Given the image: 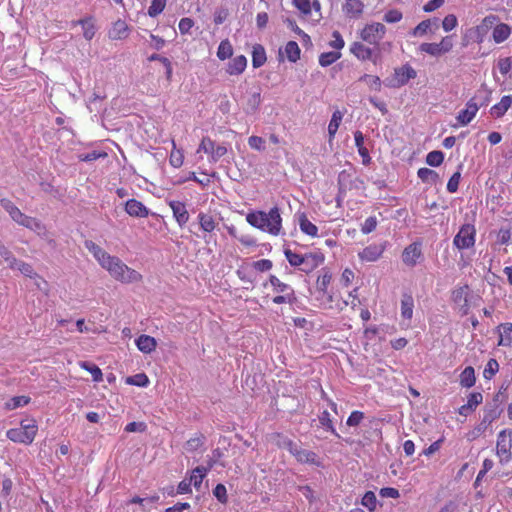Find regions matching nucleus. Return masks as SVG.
<instances>
[{
  "label": "nucleus",
  "mask_w": 512,
  "mask_h": 512,
  "mask_svg": "<svg viewBox=\"0 0 512 512\" xmlns=\"http://www.w3.org/2000/svg\"><path fill=\"white\" fill-rule=\"evenodd\" d=\"M247 222L262 231H267L272 235H278L282 227V219L278 207H273L268 213L256 211L248 213Z\"/></svg>",
  "instance_id": "obj_1"
},
{
  "label": "nucleus",
  "mask_w": 512,
  "mask_h": 512,
  "mask_svg": "<svg viewBox=\"0 0 512 512\" xmlns=\"http://www.w3.org/2000/svg\"><path fill=\"white\" fill-rule=\"evenodd\" d=\"M110 275L118 281L125 283L137 282L141 279V275L134 269L129 268L118 257L111 256L103 265Z\"/></svg>",
  "instance_id": "obj_2"
},
{
  "label": "nucleus",
  "mask_w": 512,
  "mask_h": 512,
  "mask_svg": "<svg viewBox=\"0 0 512 512\" xmlns=\"http://www.w3.org/2000/svg\"><path fill=\"white\" fill-rule=\"evenodd\" d=\"M503 408L499 407V399H492L491 402L486 403L484 407V414L481 422L469 433V439L474 440L482 435L487 428L500 417Z\"/></svg>",
  "instance_id": "obj_3"
},
{
  "label": "nucleus",
  "mask_w": 512,
  "mask_h": 512,
  "mask_svg": "<svg viewBox=\"0 0 512 512\" xmlns=\"http://www.w3.org/2000/svg\"><path fill=\"white\" fill-rule=\"evenodd\" d=\"M417 73L409 64L394 69V75L385 80L386 86L390 88H399L408 83L410 79H414Z\"/></svg>",
  "instance_id": "obj_4"
},
{
  "label": "nucleus",
  "mask_w": 512,
  "mask_h": 512,
  "mask_svg": "<svg viewBox=\"0 0 512 512\" xmlns=\"http://www.w3.org/2000/svg\"><path fill=\"white\" fill-rule=\"evenodd\" d=\"M475 228L472 224H464L454 237V245L462 250L472 247L475 243Z\"/></svg>",
  "instance_id": "obj_5"
},
{
  "label": "nucleus",
  "mask_w": 512,
  "mask_h": 512,
  "mask_svg": "<svg viewBox=\"0 0 512 512\" xmlns=\"http://www.w3.org/2000/svg\"><path fill=\"white\" fill-rule=\"evenodd\" d=\"M385 32L386 27L382 23H372L366 25L361 30L360 37L369 44L378 45L383 39Z\"/></svg>",
  "instance_id": "obj_6"
},
{
  "label": "nucleus",
  "mask_w": 512,
  "mask_h": 512,
  "mask_svg": "<svg viewBox=\"0 0 512 512\" xmlns=\"http://www.w3.org/2000/svg\"><path fill=\"white\" fill-rule=\"evenodd\" d=\"M512 430L503 429L498 433L496 442V451L498 456H504L505 461L512 459Z\"/></svg>",
  "instance_id": "obj_7"
},
{
  "label": "nucleus",
  "mask_w": 512,
  "mask_h": 512,
  "mask_svg": "<svg viewBox=\"0 0 512 512\" xmlns=\"http://www.w3.org/2000/svg\"><path fill=\"white\" fill-rule=\"evenodd\" d=\"M469 286L464 285L452 291V301L459 306L461 315H467L470 310L471 301L468 298Z\"/></svg>",
  "instance_id": "obj_8"
},
{
  "label": "nucleus",
  "mask_w": 512,
  "mask_h": 512,
  "mask_svg": "<svg viewBox=\"0 0 512 512\" xmlns=\"http://www.w3.org/2000/svg\"><path fill=\"white\" fill-rule=\"evenodd\" d=\"M422 256L421 246L418 243H411L402 253V261L410 267H414Z\"/></svg>",
  "instance_id": "obj_9"
},
{
  "label": "nucleus",
  "mask_w": 512,
  "mask_h": 512,
  "mask_svg": "<svg viewBox=\"0 0 512 512\" xmlns=\"http://www.w3.org/2000/svg\"><path fill=\"white\" fill-rule=\"evenodd\" d=\"M498 17L496 15H488L486 16L480 25L476 26L472 33L475 35L474 40L477 43L483 42V38L488 32V30L496 24Z\"/></svg>",
  "instance_id": "obj_10"
},
{
  "label": "nucleus",
  "mask_w": 512,
  "mask_h": 512,
  "mask_svg": "<svg viewBox=\"0 0 512 512\" xmlns=\"http://www.w3.org/2000/svg\"><path fill=\"white\" fill-rule=\"evenodd\" d=\"M324 262V255L321 252H311L304 254V262L302 267L300 268L301 271L305 273H310L314 269H316L319 265H321Z\"/></svg>",
  "instance_id": "obj_11"
},
{
  "label": "nucleus",
  "mask_w": 512,
  "mask_h": 512,
  "mask_svg": "<svg viewBox=\"0 0 512 512\" xmlns=\"http://www.w3.org/2000/svg\"><path fill=\"white\" fill-rule=\"evenodd\" d=\"M9 440L17 443L31 444L33 442V431L22 430L19 428L9 429L6 433Z\"/></svg>",
  "instance_id": "obj_12"
},
{
  "label": "nucleus",
  "mask_w": 512,
  "mask_h": 512,
  "mask_svg": "<svg viewBox=\"0 0 512 512\" xmlns=\"http://www.w3.org/2000/svg\"><path fill=\"white\" fill-rule=\"evenodd\" d=\"M169 206L173 211V216L177 223L180 227H183L189 220V213L185 204L183 202L173 200L169 202Z\"/></svg>",
  "instance_id": "obj_13"
},
{
  "label": "nucleus",
  "mask_w": 512,
  "mask_h": 512,
  "mask_svg": "<svg viewBox=\"0 0 512 512\" xmlns=\"http://www.w3.org/2000/svg\"><path fill=\"white\" fill-rule=\"evenodd\" d=\"M125 211L132 217L144 218L149 215V210L136 199H129L125 203Z\"/></svg>",
  "instance_id": "obj_14"
},
{
  "label": "nucleus",
  "mask_w": 512,
  "mask_h": 512,
  "mask_svg": "<svg viewBox=\"0 0 512 512\" xmlns=\"http://www.w3.org/2000/svg\"><path fill=\"white\" fill-rule=\"evenodd\" d=\"M350 51L360 60H372L376 63V57H374L373 50L360 42H354L351 45Z\"/></svg>",
  "instance_id": "obj_15"
},
{
  "label": "nucleus",
  "mask_w": 512,
  "mask_h": 512,
  "mask_svg": "<svg viewBox=\"0 0 512 512\" xmlns=\"http://www.w3.org/2000/svg\"><path fill=\"white\" fill-rule=\"evenodd\" d=\"M129 27L125 21L117 20L109 30L108 36L112 40L126 39L129 35Z\"/></svg>",
  "instance_id": "obj_16"
},
{
  "label": "nucleus",
  "mask_w": 512,
  "mask_h": 512,
  "mask_svg": "<svg viewBox=\"0 0 512 512\" xmlns=\"http://www.w3.org/2000/svg\"><path fill=\"white\" fill-rule=\"evenodd\" d=\"M85 247L90 253L93 254V256L96 258V260L102 267L106 263V261H108V259H110V257L112 256L91 240L85 241Z\"/></svg>",
  "instance_id": "obj_17"
},
{
  "label": "nucleus",
  "mask_w": 512,
  "mask_h": 512,
  "mask_svg": "<svg viewBox=\"0 0 512 512\" xmlns=\"http://www.w3.org/2000/svg\"><path fill=\"white\" fill-rule=\"evenodd\" d=\"M478 111L477 104L474 103V100H469L466 103V109L461 110L457 116V120L462 125L469 124L472 119L475 117L476 113Z\"/></svg>",
  "instance_id": "obj_18"
},
{
  "label": "nucleus",
  "mask_w": 512,
  "mask_h": 512,
  "mask_svg": "<svg viewBox=\"0 0 512 512\" xmlns=\"http://www.w3.org/2000/svg\"><path fill=\"white\" fill-rule=\"evenodd\" d=\"M384 252V246L382 245H369L364 248L360 253L359 257L365 261H376Z\"/></svg>",
  "instance_id": "obj_19"
},
{
  "label": "nucleus",
  "mask_w": 512,
  "mask_h": 512,
  "mask_svg": "<svg viewBox=\"0 0 512 512\" xmlns=\"http://www.w3.org/2000/svg\"><path fill=\"white\" fill-rule=\"evenodd\" d=\"M491 94L492 91L483 83L470 100H474V103L477 104V108L479 109L480 107L488 105L491 100Z\"/></svg>",
  "instance_id": "obj_20"
},
{
  "label": "nucleus",
  "mask_w": 512,
  "mask_h": 512,
  "mask_svg": "<svg viewBox=\"0 0 512 512\" xmlns=\"http://www.w3.org/2000/svg\"><path fill=\"white\" fill-rule=\"evenodd\" d=\"M247 66V59L244 55H239L233 58L227 66L226 72L229 75L241 74Z\"/></svg>",
  "instance_id": "obj_21"
},
{
  "label": "nucleus",
  "mask_w": 512,
  "mask_h": 512,
  "mask_svg": "<svg viewBox=\"0 0 512 512\" xmlns=\"http://www.w3.org/2000/svg\"><path fill=\"white\" fill-rule=\"evenodd\" d=\"M512 105V95H505L501 101L491 107L490 113L496 118L502 117Z\"/></svg>",
  "instance_id": "obj_22"
},
{
  "label": "nucleus",
  "mask_w": 512,
  "mask_h": 512,
  "mask_svg": "<svg viewBox=\"0 0 512 512\" xmlns=\"http://www.w3.org/2000/svg\"><path fill=\"white\" fill-rule=\"evenodd\" d=\"M136 345L141 352L149 354L156 349L157 342L154 337L143 334L136 339Z\"/></svg>",
  "instance_id": "obj_23"
},
{
  "label": "nucleus",
  "mask_w": 512,
  "mask_h": 512,
  "mask_svg": "<svg viewBox=\"0 0 512 512\" xmlns=\"http://www.w3.org/2000/svg\"><path fill=\"white\" fill-rule=\"evenodd\" d=\"M355 145L358 149L359 155L362 157V162L364 165H368L371 162V157L369 155L368 149L364 146V135L361 131H356L354 133Z\"/></svg>",
  "instance_id": "obj_24"
},
{
  "label": "nucleus",
  "mask_w": 512,
  "mask_h": 512,
  "mask_svg": "<svg viewBox=\"0 0 512 512\" xmlns=\"http://www.w3.org/2000/svg\"><path fill=\"white\" fill-rule=\"evenodd\" d=\"M497 329L500 334L498 345L510 346L512 342V323H501Z\"/></svg>",
  "instance_id": "obj_25"
},
{
  "label": "nucleus",
  "mask_w": 512,
  "mask_h": 512,
  "mask_svg": "<svg viewBox=\"0 0 512 512\" xmlns=\"http://www.w3.org/2000/svg\"><path fill=\"white\" fill-rule=\"evenodd\" d=\"M350 178H351V175L349 173H347L346 171H342L339 174L338 185H339V193L340 194L345 193L347 190H350L353 186V183L363 184V182L358 178H355L354 181H352Z\"/></svg>",
  "instance_id": "obj_26"
},
{
  "label": "nucleus",
  "mask_w": 512,
  "mask_h": 512,
  "mask_svg": "<svg viewBox=\"0 0 512 512\" xmlns=\"http://www.w3.org/2000/svg\"><path fill=\"white\" fill-rule=\"evenodd\" d=\"M267 60L266 52L261 44H255L252 50V65L254 68H259L265 64Z\"/></svg>",
  "instance_id": "obj_27"
},
{
  "label": "nucleus",
  "mask_w": 512,
  "mask_h": 512,
  "mask_svg": "<svg viewBox=\"0 0 512 512\" xmlns=\"http://www.w3.org/2000/svg\"><path fill=\"white\" fill-rule=\"evenodd\" d=\"M292 455H294L296 459L301 463L316 464L317 455L313 451L300 449L298 446H296Z\"/></svg>",
  "instance_id": "obj_28"
},
{
  "label": "nucleus",
  "mask_w": 512,
  "mask_h": 512,
  "mask_svg": "<svg viewBox=\"0 0 512 512\" xmlns=\"http://www.w3.org/2000/svg\"><path fill=\"white\" fill-rule=\"evenodd\" d=\"M74 25H81L83 28V36L86 40H91L95 35V25L91 17L80 19L73 22Z\"/></svg>",
  "instance_id": "obj_29"
},
{
  "label": "nucleus",
  "mask_w": 512,
  "mask_h": 512,
  "mask_svg": "<svg viewBox=\"0 0 512 512\" xmlns=\"http://www.w3.org/2000/svg\"><path fill=\"white\" fill-rule=\"evenodd\" d=\"M0 205L15 222L21 218L23 213L11 200L3 198L0 200Z\"/></svg>",
  "instance_id": "obj_30"
},
{
  "label": "nucleus",
  "mask_w": 512,
  "mask_h": 512,
  "mask_svg": "<svg viewBox=\"0 0 512 512\" xmlns=\"http://www.w3.org/2000/svg\"><path fill=\"white\" fill-rule=\"evenodd\" d=\"M475 371L472 366H467L460 374V385L464 388H471L475 385Z\"/></svg>",
  "instance_id": "obj_31"
},
{
  "label": "nucleus",
  "mask_w": 512,
  "mask_h": 512,
  "mask_svg": "<svg viewBox=\"0 0 512 512\" xmlns=\"http://www.w3.org/2000/svg\"><path fill=\"white\" fill-rule=\"evenodd\" d=\"M343 11L350 16H359L363 12V3L360 0H345Z\"/></svg>",
  "instance_id": "obj_32"
},
{
  "label": "nucleus",
  "mask_w": 512,
  "mask_h": 512,
  "mask_svg": "<svg viewBox=\"0 0 512 512\" xmlns=\"http://www.w3.org/2000/svg\"><path fill=\"white\" fill-rule=\"evenodd\" d=\"M511 33V28L507 24H497L493 30V39L496 43L505 41Z\"/></svg>",
  "instance_id": "obj_33"
},
{
  "label": "nucleus",
  "mask_w": 512,
  "mask_h": 512,
  "mask_svg": "<svg viewBox=\"0 0 512 512\" xmlns=\"http://www.w3.org/2000/svg\"><path fill=\"white\" fill-rule=\"evenodd\" d=\"M299 226L303 233L316 237L318 233V228L316 225H314L312 222L308 220L306 215L303 213L299 217Z\"/></svg>",
  "instance_id": "obj_34"
},
{
  "label": "nucleus",
  "mask_w": 512,
  "mask_h": 512,
  "mask_svg": "<svg viewBox=\"0 0 512 512\" xmlns=\"http://www.w3.org/2000/svg\"><path fill=\"white\" fill-rule=\"evenodd\" d=\"M414 300L409 294H404L401 300V315L406 319H411L413 315Z\"/></svg>",
  "instance_id": "obj_35"
},
{
  "label": "nucleus",
  "mask_w": 512,
  "mask_h": 512,
  "mask_svg": "<svg viewBox=\"0 0 512 512\" xmlns=\"http://www.w3.org/2000/svg\"><path fill=\"white\" fill-rule=\"evenodd\" d=\"M417 176L422 180V182L428 184H436L439 180V175L436 171L425 167L418 170Z\"/></svg>",
  "instance_id": "obj_36"
},
{
  "label": "nucleus",
  "mask_w": 512,
  "mask_h": 512,
  "mask_svg": "<svg viewBox=\"0 0 512 512\" xmlns=\"http://www.w3.org/2000/svg\"><path fill=\"white\" fill-rule=\"evenodd\" d=\"M198 220L201 229L207 233H211L216 228L214 218L210 214L201 212L198 215Z\"/></svg>",
  "instance_id": "obj_37"
},
{
  "label": "nucleus",
  "mask_w": 512,
  "mask_h": 512,
  "mask_svg": "<svg viewBox=\"0 0 512 512\" xmlns=\"http://www.w3.org/2000/svg\"><path fill=\"white\" fill-rule=\"evenodd\" d=\"M285 53L288 60L295 63L300 59L301 50L295 41H289L285 46Z\"/></svg>",
  "instance_id": "obj_38"
},
{
  "label": "nucleus",
  "mask_w": 512,
  "mask_h": 512,
  "mask_svg": "<svg viewBox=\"0 0 512 512\" xmlns=\"http://www.w3.org/2000/svg\"><path fill=\"white\" fill-rule=\"evenodd\" d=\"M208 469L202 466L196 467L191 474V477L188 481H191V485L193 484L196 489H199L203 478L206 476Z\"/></svg>",
  "instance_id": "obj_39"
},
{
  "label": "nucleus",
  "mask_w": 512,
  "mask_h": 512,
  "mask_svg": "<svg viewBox=\"0 0 512 512\" xmlns=\"http://www.w3.org/2000/svg\"><path fill=\"white\" fill-rule=\"evenodd\" d=\"M261 104L260 92H254L247 100L245 111L248 114L255 113Z\"/></svg>",
  "instance_id": "obj_40"
},
{
  "label": "nucleus",
  "mask_w": 512,
  "mask_h": 512,
  "mask_svg": "<svg viewBox=\"0 0 512 512\" xmlns=\"http://www.w3.org/2000/svg\"><path fill=\"white\" fill-rule=\"evenodd\" d=\"M233 55V48L230 44L229 40H223L219 44L218 50H217V57L220 60H226L230 58Z\"/></svg>",
  "instance_id": "obj_41"
},
{
  "label": "nucleus",
  "mask_w": 512,
  "mask_h": 512,
  "mask_svg": "<svg viewBox=\"0 0 512 512\" xmlns=\"http://www.w3.org/2000/svg\"><path fill=\"white\" fill-rule=\"evenodd\" d=\"M30 402V397L28 396H15L12 397L9 401L5 403V408L7 410H13L19 407H23Z\"/></svg>",
  "instance_id": "obj_42"
},
{
  "label": "nucleus",
  "mask_w": 512,
  "mask_h": 512,
  "mask_svg": "<svg viewBox=\"0 0 512 512\" xmlns=\"http://www.w3.org/2000/svg\"><path fill=\"white\" fill-rule=\"evenodd\" d=\"M444 153L439 150L431 151L426 156V163L432 167H438L443 163Z\"/></svg>",
  "instance_id": "obj_43"
},
{
  "label": "nucleus",
  "mask_w": 512,
  "mask_h": 512,
  "mask_svg": "<svg viewBox=\"0 0 512 512\" xmlns=\"http://www.w3.org/2000/svg\"><path fill=\"white\" fill-rule=\"evenodd\" d=\"M341 57L340 52H324L319 56V64L322 67H327L331 64H333L335 61H337Z\"/></svg>",
  "instance_id": "obj_44"
},
{
  "label": "nucleus",
  "mask_w": 512,
  "mask_h": 512,
  "mask_svg": "<svg viewBox=\"0 0 512 512\" xmlns=\"http://www.w3.org/2000/svg\"><path fill=\"white\" fill-rule=\"evenodd\" d=\"M276 445L279 448L287 449L291 454L295 450L297 444H295L291 439L282 434H276Z\"/></svg>",
  "instance_id": "obj_45"
},
{
  "label": "nucleus",
  "mask_w": 512,
  "mask_h": 512,
  "mask_svg": "<svg viewBox=\"0 0 512 512\" xmlns=\"http://www.w3.org/2000/svg\"><path fill=\"white\" fill-rule=\"evenodd\" d=\"M284 254L291 266L300 268L302 267L304 262V255L294 253L290 249H285Z\"/></svg>",
  "instance_id": "obj_46"
},
{
  "label": "nucleus",
  "mask_w": 512,
  "mask_h": 512,
  "mask_svg": "<svg viewBox=\"0 0 512 512\" xmlns=\"http://www.w3.org/2000/svg\"><path fill=\"white\" fill-rule=\"evenodd\" d=\"M341 120H342V113L338 110L335 111L333 113L332 118L328 125V133H329L330 138L334 137V135L336 134Z\"/></svg>",
  "instance_id": "obj_47"
},
{
  "label": "nucleus",
  "mask_w": 512,
  "mask_h": 512,
  "mask_svg": "<svg viewBox=\"0 0 512 512\" xmlns=\"http://www.w3.org/2000/svg\"><path fill=\"white\" fill-rule=\"evenodd\" d=\"M126 383L138 387H146L149 384V379L146 374L139 373L133 376H129L126 379Z\"/></svg>",
  "instance_id": "obj_48"
},
{
  "label": "nucleus",
  "mask_w": 512,
  "mask_h": 512,
  "mask_svg": "<svg viewBox=\"0 0 512 512\" xmlns=\"http://www.w3.org/2000/svg\"><path fill=\"white\" fill-rule=\"evenodd\" d=\"M359 81L367 83L372 90H381V80L378 76L364 74L359 78Z\"/></svg>",
  "instance_id": "obj_49"
},
{
  "label": "nucleus",
  "mask_w": 512,
  "mask_h": 512,
  "mask_svg": "<svg viewBox=\"0 0 512 512\" xmlns=\"http://www.w3.org/2000/svg\"><path fill=\"white\" fill-rule=\"evenodd\" d=\"M81 367L91 373L94 381L98 382L102 380V371L97 365L85 361L81 363Z\"/></svg>",
  "instance_id": "obj_50"
},
{
  "label": "nucleus",
  "mask_w": 512,
  "mask_h": 512,
  "mask_svg": "<svg viewBox=\"0 0 512 512\" xmlns=\"http://www.w3.org/2000/svg\"><path fill=\"white\" fill-rule=\"evenodd\" d=\"M167 0H152L148 8V15L150 17L158 16L165 8Z\"/></svg>",
  "instance_id": "obj_51"
},
{
  "label": "nucleus",
  "mask_w": 512,
  "mask_h": 512,
  "mask_svg": "<svg viewBox=\"0 0 512 512\" xmlns=\"http://www.w3.org/2000/svg\"><path fill=\"white\" fill-rule=\"evenodd\" d=\"M499 370V363L496 359L491 358L486 364L483 372V376L486 379H491Z\"/></svg>",
  "instance_id": "obj_52"
},
{
  "label": "nucleus",
  "mask_w": 512,
  "mask_h": 512,
  "mask_svg": "<svg viewBox=\"0 0 512 512\" xmlns=\"http://www.w3.org/2000/svg\"><path fill=\"white\" fill-rule=\"evenodd\" d=\"M319 422L323 427H325L326 429L331 431V433H333L336 437L340 438V435L336 432V430L332 424V421L330 419V414L328 411L325 410L321 413V415L319 416Z\"/></svg>",
  "instance_id": "obj_53"
},
{
  "label": "nucleus",
  "mask_w": 512,
  "mask_h": 512,
  "mask_svg": "<svg viewBox=\"0 0 512 512\" xmlns=\"http://www.w3.org/2000/svg\"><path fill=\"white\" fill-rule=\"evenodd\" d=\"M0 257H2L11 268L17 264V259L13 256L12 252L0 240Z\"/></svg>",
  "instance_id": "obj_54"
},
{
  "label": "nucleus",
  "mask_w": 512,
  "mask_h": 512,
  "mask_svg": "<svg viewBox=\"0 0 512 512\" xmlns=\"http://www.w3.org/2000/svg\"><path fill=\"white\" fill-rule=\"evenodd\" d=\"M362 505L367 507L370 511H373L376 508L377 499L376 495L372 491H367L361 501Z\"/></svg>",
  "instance_id": "obj_55"
},
{
  "label": "nucleus",
  "mask_w": 512,
  "mask_h": 512,
  "mask_svg": "<svg viewBox=\"0 0 512 512\" xmlns=\"http://www.w3.org/2000/svg\"><path fill=\"white\" fill-rule=\"evenodd\" d=\"M269 282L278 292L286 293L293 290L288 284L281 282L275 275H270Z\"/></svg>",
  "instance_id": "obj_56"
},
{
  "label": "nucleus",
  "mask_w": 512,
  "mask_h": 512,
  "mask_svg": "<svg viewBox=\"0 0 512 512\" xmlns=\"http://www.w3.org/2000/svg\"><path fill=\"white\" fill-rule=\"evenodd\" d=\"M14 268H17L23 275L30 278L38 277V275L34 272L33 267L28 263L17 260V264H14Z\"/></svg>",
  "instance_id": "obj_57"
},
{
  "label": "nucleus",
  "mask_w": 512,
  "mask_h": 512,
  "mask_svg": "<svg viewBox=\"0 0 512 512\" xmlns=\"http://www.w3.org/2000/svg\"><path fill=\"white\" fill-rule=\"evenodd\" d=\"M430 26H431L430 19L423 20L410 32V34L415 37L423 36L424 34L427 33Z\"/></svg>",
  "instance_id": "obj_58"
},
{
  "label": "nucleus",
  "mask_w": 512,
  "mask_h": 512,
  "mask_svg": "<svg viewBox=\"0 0 512 512\" xmlns=\"http://www.w3.org/2000/svg\"><path fill=\"white\" fill-rule=\"evenodd\" d=\"M419 49L420 51L428 53L431 56L441 55L438 43H422Z\"/></svg>",
  "instance_id": "obj_59"
},
{
  "label": "nucleus",
  "mask_w": 512,
  "mask_h": 512,
  "mask_svg": "<svg viewBox=\"0 0 512 512\" xmlns=\"http://www.w3.org/2000/svg\"><path fill=\"white\" fill-rule=\"evenodd\" d=\"M332 279V275L326 271L323 275L319 276L317 279V288L319 291L326 293L327 287L330 284Z\"/></svg>",
  "instance_id": "obj_60"
},
{
  "label": "nucleus",
  "mask_w": 512,
  "mask_h": 512,
  "mask_svg": "<svg viewBox=\"0 0 512 512\" xmlns=\"http://www.w3.org/2000/svg\"><path fill=\"white\" fill-rule=\"evenodd\" d=\"M296 301V296L294 290H291V292H286L284 295H278L273 298V302L275 304H282V303H290L293 304Z\"/></svg>",
  "instance_id": "obj_61"
},
{
  "label": "nucleus",
  "mask_w": 512,
  "mask_h": 512,
  "mask_svg": "<svg viewBox=\"0 0 512 512\" xmlns=\"http://www.w3.org/2000/svg\"><path fill=\"white\" fill-rule=\"evenodd\" d=\"M461 179L460 171H456L449 179L447 183V190L450 193H455L458 190L459 182Z\"/></svg>",
  "instance_id": "obj_62"
},
{
  "label": "nucleus",
  "mask_w": 512,
  "mask_h": 512,
  "mask_svg": "<svg viewBox=\"0 0 512 512\" xmlns=\"http://www.w3.org/2000/svg\"><path fill=\"white\" fill-rule=\"evenodd\" d=\"M402 19L401 11L397 9H391L387 11L383 17V20L387 23H397Z\"/></svg>",
  "instance_id": "obj_63"
},
{
  "label": "nucleus",
  "mask_w": 512,
  "mask_h": 512,
  "mask_svg": "<svg viewBox=\"0 0 512 512\" xmlns=\"http://www.w3.org/2000/svg\"><path fill=\"white\" fill-rule=\"evenodd\" d=\"M213 495L217 498L220 503L227 502V490L223 484H217L213 489Z\"/></svg>",
  "instance_id": "obj_64"
}]
</instances>
